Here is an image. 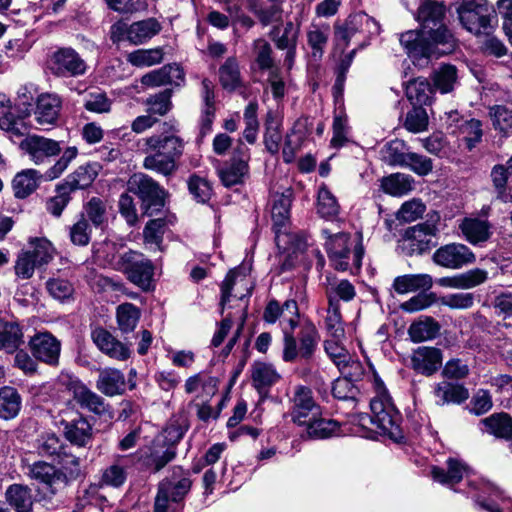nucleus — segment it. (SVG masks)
Wrapping results in <instances>:
<instances>
[{
    "label": "nucleus",
    "instance_id": "1",
    "mask_svg": "<svg viewBox=\"0 0 512 512\" xmlns=\"http://www.w3.org/2000/svg\"><path fill=\"white\" fill-rule=\"evenodd\" d=\"M445 6L436 0H423L418 8L420 31L409 30L400 36V43L409 57L438 58L449 54L456 47L454 35L443 24Z\"/></svg>",
    "mask_w": 512,
    "mask_h": 512
},
{
    "label": "nucleus",
    "instance_id": "2",
    "mask_svg": "<svg viewBox=\"0 0 512 512\" xmlns=\"http://www.w3.org/2000/svg\"><path fill=\"white\" fill-rule=\"evenodd\" d=\"M177 124L166 121L162 124L161 132L143 138L139 142L140 149L146 153L143 167L163 176L174 174L178 168L177 160L182 156L185 143L180 138Z\"/></svg>",
    "mask_w": 512,
    "mask_h": 512
},
{
    "label": "nucleus",
    "instance_id": "3",
    "mask_svg": "<svg viewBox=\"0 0 512 512\" xmlns=\"http://www.w3.org/2000/svg\"><path fill=\"white\" fill-rule=\"evenodd\" d=\"M372 385L376 395L370 401L371 415L361 414L360 424L366 427L370 423L381 434L393 440L403 438L400 428L401 416L394 407L383 381L375 373L372 375Z\"/></svg>",
    "mask_w": 512,
    "mask_h": 512
},
{
    "label": "nucleus",
    "instance_id": "4",
    "mask_svg": "<svg viewBox=\"0 0 512 512\" xmlns=\"http://www.w3.org/2000/svg\"><path fill=\"white\" fill-rule=\"evenodd\" d=\"M186 432L178 421H171L150 444L139 450V459L150 471L157 473L176 457V446Z\"/></svg>",
    "mask_w": 512,
    "mask_h": 512
},
{
    "label": "nucleus",
    "instance_id": "5",
    "mask_svg": "<svg viewBox=\"0 0 512 512\" xmlns=\"http://www.w3.org/2000/svg\"><path fill=\"white\" fill-rule=\"evenodd\" d=\"M326 236V250L329 259L336 270L347 271L359 269L361 266L364 249L361 243V235L352 238L347 233L328 234Z\"/></svg>",
    "mask_w": 512,
    "mask_h": 512
},
{
    "label": "nucleus",
    "instance_id": "6",
    "mask_svg": "<svg viewBox=\"0 0 512 512\" xmlns=\"http://www.w3.org/2000/svg\"><path fill=\"white\" fill-rule=\"evenodd\" d=\"M77 155L78 149L71 146L63 151L62 156L44 174H40L35 169H26L17 173L12 181L15 197L19 199L28 197L37 189L41 179L52 181L60 177Z\"/></svg>",
    "mask_w": 512,
    "mask_h": 512
},
{
    "label": "nucleus",
    "instance_id": "7",
    "mask_svg": "<svg viewBox=\"0 0 512 512\" xmlns=\"http://www.w3.org/2000/svg\"><path fill=\"white\" fill-rule=\"evenodd\" d=\"M456 12L462 26L474 35L489 34L495 11L487 0H458Z\"/></svg>",
    "mask_w": 512,
    "mask_h": 512
},
{
    "label": "nucleus",
    "instance_id": "8",
    "mask_svg": "<svg viewBox=\"0 0 512 512\" xmlns=\"http://www.w3.org/2000/svg\"><path fill=\"white\" fill-rule=\"evenodd\" d=\"M127 190L142 200L144 213L148 216H152L164 206V190L146 174H133L127 182Z\"/></svg>",
    "mask_w": 512,
    "mask_h": 512
},
{
    "label": "nucleus",
    "instance_id": "9",
    "mask_svg": "<svg viewBox=\"0 0 512 512\" xmlns=\"http://www.w3.org/2000/svg\"><path fill=\"white\" fill-rule=\"evenodd\" d=\"M117 266L142 290L149 291L153 288L154 267L142 254L134 251L125 252L119 257Z\"/></svg>",
    "mask_w": 512,
    "mask_h": 512
},
{
    "label": "nucleus",
    "instance_id": "10",
    "mask_svg": "<svg viewBox=\"0 0 512 512\" xmlns=\"http://www.w3.org/2000/svg\"><path fill=\"white\" fill-rule=\"evenodd\" d=\"M52 74L58 77H78L87 71V64L71 47H62L52 53L48 61Z\"/></svg>",
    "mask_w": 512,
    "mask_h": 512
},
{
    "label": "nucleus",
    "instance_id": "11",
    "mask_svg": "<svg viewBox=\"0 0 512 512\" xmlns=\"http://www.w3.org/2000/svg\"><path fill=\"white\" fill-rule=\"evenodd\" d=\"M61 382L65 388L72 393L74 400L82 407L97 415H104L108 412V405L105 400L89 389L77 377L63 375Z\"/></svg>",
    "mask_w": 512,
    "mask_h": 512
},
{
    "label": "nucleus",
    "instance_id": "12",
    "mask_svg": "<svg viewBox=\"0 0 512 512\" xmlns=\"http://www.w3.org/2000/svg\"><path fill=\"white\" fill-rule=\"evenodd\" d=\"M291 417L294 423L303 425L321 416V407L315 402L309 387L298 385L291 397Z\"/></svg>",
    "mask_w": 512,
    "mask_h": 512
},
{
    "label": "nucleus",
    "instance_id": "13",
    "mask_svg": "<svg viewBox=\"0 0 512 512\" xmlns=\"http://www.w3.org/2000/svg\"><path fill=\"white\" fill-rule=\"evenodd\" d=\"M28 347L36 360L53 367L59 365L61 341L52 333L37 332L29 339Z\"/></svg>",
    "mask_w": 512,
    "mask_h": 512
},
{
    "label": "nucleus",
    "instance_id": "14",
    "mask_svg": "<svg viewBox=\"0 0 512 512\" xmlns=\"http://www.w3.org/2000/svg\"><path fill=\"white\" fill-rule=\"evenodd\" d=\"M433 262L448 269H460L472 264L475 255L469 247L461 243H450L439 247L432 256Z\"/></svg>",
    "mask_w": 512,
    "mask_h": 512
},
{
    "label": "nucleus",
    "instance_id": "15",
    "mask_svg": "<svg viewBox=\"0 0 512 512\" xmlns=\"http://www.w3.org/2000/svg\"><path fill=\"white\" fill-rule=\"evenodd\" d=\"M249 148L242 143L235 149L231 160L219 169V177L226 187L240 184L249 172Z\"/></svg>",
    "mask_w": 512,
    "mask_h": 512
},
{
    "label": "nucleus",
    "instance_id": "16",
    "mask_svg": "<svg viewBox=\"0 0 512 512\" xmlns=\"http://www.w3.org/2000/svg\"><path fill=\"white\" fill-rule=\"evenodd\" d=\"M20 148L36 165L46 163L50 157L56 156L61 152L58 141L36 134L25 137L20 143Z\"/></svg>",
    "mask_w": 512,
    "mask_h": 512
},
{
    "label": "nucleus",
    "instance_id": "17",
    "mask_svg": "<svg viewBox=\"0 0 512 512\" xmlns=\"http://www.w3.org/2000/svg\"><path fill=\"white\" fill-rule=\"evenodd\" d=\"M34 120L43 130L54 127L59 119L62 108L61 98L52 93H43L36 98Z\"/></svg>",
    "mask_w": 512,
    "mask_h": 512
},
{
    "label": "nucleus",
    "instance_id": "18",
    "mask_svg": "<svg viewBox=\"0 0 512 512\" xmlns=\"http://www.w3.org/2000/svg\"><path fill=\"white\" fill-rule=\"evenodd\" d=\"M91 338L96 347L112 359L126 361L131 356L130 348L104 328L93 329Z\"/></svg>",
    "mask_w": 512,
    "mask_h": 512
},
{
    "label": "nucleus",
    "instance_id": "19",
    "mask_svg": "<svg viewBox=\"0 0 512 512\" xmlns=\"http://www.w3.org/2000/svg\"><path fill=\"white\" fill-rule=\"evenodd\" d=\"M442 352L435 347L422 346L413 351L411 367L418 373L431 376L441 367Z\"/></svg>",
    "mask_w": 512,
    "mask_h": 512
},
{
    "label": "nucleus",
    "instance_id": "20",
    "mask_svg": "<svg viewBox=\"0 0 512 512\" xmlns=\"http://www.w3.org/2000/svg\"><path fill=\"white\" fill-rule=\"evenodd\" d=\"M192 482L182 468L174 467L172 475L163 479L158 489L171 498V502L178 503L184 499L191 489Z\"/></svg>",
    "mask_w": 512,
    "mask_h": 512
},
{
    "label": "nucleus",
    "instance_id": "21",
    "mask_svg": "<svg viewBox=\"0 0 512 512\" xmlns=\"http://www.w3.org/2000/svg\"><path fill=\"white\" fill-rule=\"evenodd\" d=\"M184 81V72L177 64H168L153 70L141 78V83L148 87L166 84L180 85Z\"/></svg>",
    "mask_w": 512,
    "mask_h": 512
},
{
    "label": "nucleus",
    "instance_id": "22",
    "mask_svg": "<svg viewBox=\"0 0 512 512\" xmlns=\"http://www.w3.org/2000/svg\"><path fill=\"white\" fill-rule=\"evenodd\" d=\"M437 228L434 224L425 222L410 227L406 231V238L410 242L412 252L422 254L430 249L433 238L436 236Z\"/></svg>",
    "mask_w": 512,
    "mask_h": 512
},
{
    "label": "nucleus",
    "instance_id": "23",
    "mask_svg": "<svg viewBox=\"0 0 512 512\" xmlns=\"http://www.w3.org/2000/svg\"><path fill=\"white\" fill-rule=\"evenodd\" d=\"M96 388L109 397L122 395L126 389L125 376L123 372L115 368L100 369Z\"/></svg>",
    "mask_w": 512,
    "mask_h": 512
},
{
    "label": "nucleus",
    "instance_id": "24",
    "mask_svg": "<svg viewBox=\"0 0 512 512\" xmlns=\"http://www.w3.org/2000/svg\"><path fill=\"white\" fill-rule=\"evenodd\" d=\"M463 237L472 245H480L491 236V225L479 218H464L459 224Z\"/></svg>",
    "mask_w": 512,
    "mask_h": 512
},
{
    "label": "nucleus",
    "instance_id": "25",
    "mask_svg": "<svg viewBox=\"0 0 512 512\" xmlns=\"http://www.w3.org/2000/svg\"><path fill=\"white\" fill-rule=\"evenodd\" d=\"M272 198V220L274 226L277 227L276 240L279 241V231L289 220L292 190L290 188H285L281 193L275 191L272 194Z\"/></svg>",
    "mask_w": 512,
    "mask_h": 512
},
{
    "label": "nucleus",
    "instance_id": "26",
    "mask_svg": "<svg viewBox=\"0 0 512 512\" xmlns=\"http://www.w3.org/2000/svg\"><path fill=\"white\" fill-rule=\"evenodd\" d=\"M431 474L435 481L444 485L453 486L459 483L464 476L469 475V468L462 461L456 458H449L447 460V471L434 466L431 469Z\"/></svg>",
    "mask_w": 512,
    "mask_h": 512
},
{
    "label": "nucleus",
    "instance_id": "27",
    "mask_svg": "<svg viewBox=\"0 0 512 512\" xmlns=\"http://www.w3.org/2000/svg\"><path fill=\"white\" fill-rule=\"evenodd\" d=\"M487 277V271L476 268L453 277H444L439 283L454 289H471L484 283Z\"/></svg>",
    "mask_w": 512,
    "mask_h": 512
},
{
    "label": "nucleus",
    "instance_id": "28",
    "mask_svg": "<svg viewBox=\"0 0 512 512\" xmlns=\"http://www.w3.org/2000/svg\"><path fill=\"white\" fill-rule=\"evenodd\" d=\"M251 377L253 386L259 393H263L280 379V374L272 364L255 362L252 365Z\"/></svg>",
    "mask_w": 512,
    "mask_h": 512
},
{
    "label": "nucleus",
    "instance_id": "29",
    "mask_svg": "<svg viewBox=\"0 0 512 512\" xmlns=\"http://www.w3.org/2000/svg\"><path fill=\"white\" fill-rule=\"evenodd\" d=\"M491 179L498 198L503 202H510L512 200V169H510V164L495 165L491 171Z\"/></svg>",
    "mask_w": 512,
    "mask_h": 512
},
{
    "label": "nucleus",
    "instance_id": "30",
    "mask_svg": "<svg viewBox=\"0 0 512 512\" xmlns=\"http://www.w3.org/2000/svg\"><path fill=\"white\" fill-rule=\"evenodd\" d=\"M97 174L96 165L86 164L79 166L73 173L66 177L65 181L61 184V188L68 189L71 192L77 189H85L93 183Z\"/></svg>",
    "mask_w": 512,
    "mask_h": 512
},
{
    "label": "nucleus",
    "instance_id": "31",
    "mask_svg": "<svg viewBox=\"0 0 512 512\" xmlns=\"http://www.w3.org/2000/svg\"><path fill=\"white\" fill-rule=\"evenodd\" d=\"M432 277L428 274H407L398 276L393 281V289L398 294L428 290L432 287Z\"/></svg>",
    "mask_w": 512,
    "mask_h": 512
},
{
    "label": "nucleus",
    "instance_id": "32",
    "mask_svg": "<svg viewBox=\"0 0 512 512\" xmlns=\"http://www.w3.org/2000/svg\"><path fill=\"white\" fill-rule=\"evenodd\" d=\"M219 82L223 89L230 92L243 87V78L236 58L230 57L220 66Z\"/></svg>",
    "mask_w": 512,
    "mask_h": 512
},
{
    "label": "nucleus",
    "instance_id": "33",
    "mask_svg": "<svg viewBox=\"0 0 512 512\" xmlns=\"http://www.w3.org/2000/svg\"><path fill=\"white\" fill-rule=\"evenodd\" d=\"M363 19L366 20V13H355L350 15L344 24L337 26L335 30L337 45L345 48L349 45L353 37L357 34H362Z\"/></svg>",
    "mask_w": 512,
    "mask_h": 512
},
{
    "label": "nucleus",
    "instance_id": "34",
    "mask_svg": "<svg viewBox=\"0 0 512 512\" xmlns=\"http://www.w3.org/2000/svg\"><path fill=\"white\" fill-rule=\"evenodd\" d=\"M201 86V93L204 102L201 115V134L206 135L211 131V126L215 116V94L214 86L210 80L203 79Z\"/></svg>",
    "mask_w": 512,
    "mask_h": 512
},
{
    "label": "nucleus",
    "instance_id": "35",
    "mask_svg": "<svg viewBox=\"0 0 512 512\" xmlns=\"http://www.w3.org/2000/svg\"><path fill=\"white\" fill-rule=\"evenodd\" d=\"M22 407V398L15 388H0V418L11 420L18 416Z\"/></svg>",
    "mask_w": 512,
    "mask_h": 512
},
{
    "label": "nucleus",
    "instance_id": "36",
    "mask_svg": "<svg viewBox=\"0 0 512 512\" xmlns=\"http://www.w3.org/2000/svg\"><path fill=\"white\" fill-rule=\"evenodd\" d=\"M432 95L433 87L425 78H416L406 85V96L413 106L429 105Z\"/></svg>",
    "mask_w": 512,
    "mask_h": 512
},
{
    "label": "nucleus",
    "instance_id": "37",
    "mask_svg": "<svg viewBox=\"0 0 512 512\" xmlns=\"http://www.w3.org/2000/svg\"><path fill=\"white\" fill-rule=\"evenodd\" d=\"M434 396L437 404L444 405L464 402L469 394L463 386L444 381L435 386Z\"/></svg>",
    "mask_w": 512,
    "mask_h": 512
},
{
    "label": "nucleus",
    "instance_id": "38",
    "mask_svg": "<svg viewBox=\"0 0 512 512\" xmlns=\"http://www.w3.org/2000/svg\"><path fill=\"white\" fill-rule=\"evenodd\" d=\"M23 343V332L16 322L0 320V350L12 353Z\"/></svg>",
    "mask_w": 512,
    "mask_h": 512
},
{
    "label": "nucleus",
    "instance_id": "39",
    "mask_svg": "<svg viewBox=\"0 0 512 512\" xmlns=\"http://www.w3.org/2000/svg\"><path fill=\"white\" fill-rule=\"evenodd\" d=\"M483 430L498 438L512 437V418L506 413L493 414L482 420Z\"/></svg>",
    "mask_w": 512,
    "mask_h": 512
},
{
    "label": "nucleus",
    "instance_id": "40",
    "mask_svg": "<svg viewBox=\"0 0 512 512\" xmlns=\"http://www.w3.org/2000/svg\"><path fill=\"white\" fill-rule=\"evenodd\" d=\"M64 434L72 444L84 447L92 439V426L86 419L79 418L65 425Z\"/></svg>",
    "mask_w": 512,
    "mask_h": 512
},
{
    "label": "nucleus",
    "instance_id": "41",
    "mask_svg": "<svg viewBox=\"0 0 512 512\" xmlns=\"http://www.w3.org/2000/svg\"><path fill=\"white\" fill-rule=\"evenodd\" d=\"M325 294L328 300V303L340 304L339 300L344 302H349L354 299L356 296V290L354 285L346 280H329V283L326 287Z\"/></svg>",
    "mask_w": 512,
    "mask_h": 512
},
{
    "label": "nucleus",
    "instance_id": "42",
    "mask_svg": "<svg viewBox=\"0 0 512 512\" xmlns=\"http://www.w3.org/2000/svg\"><path fill=\"white\" fill-rule=\"evenodd\" d=\"M469 485L480 492L476 495L477 504L487 512H500L494 499L498 498L500 493L498 489L490 482L482 480L478 485L469 480Z\"/></svg>",
    "mask_w": 512,
    "mask_h": 512
},
{
    "label": "nucleus",
    "instance_id": "43",
    "mask_svg": "<svg viewBox=\"0 0 512 512\" xmlns=\"http://www.w3.org/2000/svg\"><path fill=\"white\" fill-rule=\"evenodd\" d=\"M433 87L442 94L450 93L458 84V74L455 66L441 65L432 76Z\"/></svg>",
    "mask_w": 512,
    "mask_h": 512
},
{
    "label": "nucleus",
    "instance_id": "44",
    "mask_svg": "<svg viewBox=\"0 0 512 512\" xmlns=\"http://www.w3.org/2000/svg\"><path fill=\"white\" fill-rule=\"evenodd\" d=\"M281 122L278 117L269 111L265 120L264 144L267 151L271 154L279 152L282 134L280 131Z\"/></svg>",
    "mask_w": 512,
    "mask_h": 512
},
{
    "label": "nucleus",
    "instance_id": "45",
    "mask_svg": "<svg viewBox=\"0 0 512 512\" xmlns=\"http://www.w3.org/2000/svg\"><path fill=\"white\" fill-rule=\"evenodd\" d=\"M161 27L157 20L149 18L130 25L129 42L138 45L152 38L160 31Z\"/></svg>",
    "mask_w": 512,
    "mask_h": 512
},
{
    "label": "nucleus",
    "instance_id": "46",
    "mask_svg": "<svg viewBox=\"0 0 512 512\" xmlns=\"http://www.w3.org/2000/svg\"><path fill=\"white\" fill-rule=\"evenodd\" d=\"M381 187L385 193L400 197L413 189V179L410 175L396 173L383 178Z\"/></svg>",
    "mask_w": 512,
    "mask_h": 512
},
{
    "label": "nucleus",
    "instance_id": "47",
    "mask_svg": "<svg viewBox=\"0 0 512 512\" xmlns=\"http://www.w3.org/2000/svg\"><path fill=\"white\" fill-rule=\"evenodd\" d=\"M438 332L439 325L431 317L413 322L408 329L411 340L416 343L431 340L437 336Z\"/></svg>",
    "mask_w": 512,
    "mask_h": 512
},
{
    "label": "nucleus",
    "instance_id": "48",
    "mask_svg": "<svg viewBox=\"0 0 512 512\" xmlns=\"http://www.w3.org/2000/svg\"><path fill=\"white\" fill-rule=\"evenodd\" d=\"M307 428V434L311 438L325 439L338 434L339 424L335 420L315 417L313 420L304 424Z\"/></svg>",
    "mask_w": 512,
    "mask_h": 512
},
{
    "label": "nucleus",
    "instance_id": "49",
    "mask_svg": "<svg viewBox=\"0 0 512 512\" xmlns=\"http://www.w3.org/2000/svg\"><path fill=\"white\" fill-rule=\"evenodd\" d=\"M298 338L300 342V357L309 359L316 350L319 341V334L316 327L311 323L304 324L300 328Z\"/></svg>",
    "mask_w": 512,
    "mask_h": 512
},
{
    "label": "nucleus",
    "instance_id": "50",
    "mask_svg": "<svg viewBox=\"0 0 512 512\" xmlns=\"http://www.w3.org/2000/svg\"><path fill=\"white\" fill-rule=\"evenodd\" d=\"M7 501L18 512H28L32 506V497L27 487L14 484L6 491Z\"/></svg>",
    "mask_w": 512,
    "mask_h": 512
},
{
    "label": "nucleus",
    "instance_id": "51",
    "mask_svg": "<svg viewBox=\"0 0 512 512\" xmlns=\"http://www.w3.org/2000/svg\"><path fill=\"white\" fill-rule=\"evenodd\" d=\"M33 250H27L33 260L40 266L49 264L55 255L53 244L45 238H35L30 241Z\"/></svg>",
    "mask_w": 512,
    "mask_h": 512
},
{
    "label": "nucleus",
    "instance_id": "52",
    "mask_svg": "<svg viewBox=\"0 0 512 512\" xmlns=\"http://www.w3.org/2000/svg\"><path fill=\"white\" fill-rule=\"evenodd\" d=\"M139 309L132 303H124L117 308V322L123 333L133 331L139 321Z\"/></svg>",
    "mask_w": 512,
    "mask_h": 512
},
{
    "label": "nucleus",
    "instance_id": "53",
    "mask_svg": "<svg viewBox=\"0 0 512 512\" xmlns=\"http://www.w3.org/2000/svg\"><path fill=\"white\" fill-rule=\"evenodd\" d=\"M163 60L161 48L138 49L127 56V61L136 67H149L159 64Z\"/></svg>",
    "mask_w": 512,
    "mask_h": 512
},
{
    "label": "nucleus",
    "instance_id": "54",
    "mask_svg": "<svg viewBox=\"0 0 512 512\" xmlns=\"http://www.w3.org/2000/svg\"><path fill=\"white\" fill-rule=\"evenodd\" d=\"M317 211L323 218L335 217L339 212V204L326 186H321L318 190Z\"/></svg>",
    "mask_w": 512,
    "mask_h": 512
},
{
    "label": "nucleus",
    "instance_id": "55",
    "mask_svg": "<svg viewBox=\"0 0 512 512\" xmlns=\"http://www.w3.org/2000/svg\"><path fill=\"white\" fill-rule=\"evenodd\" d=\"M489 114L496 130L504 135L512 132V109L504 105H494L490 108Z\"/></svg>",
    "mask_w": 512,
    "mask_h": 512
},
{
    "label": "nucleus",
    "instance_id": "56",
    "mask_svg": "<svg viewBox=\"0 0 512 512\" xmlns=\"http://www.w3.org/2000/svg\"><path fill=\"white\" fill-rule=\"evenodd\" d=\"M326 329L330 337L341 339L345 335L340 304L328 303L325 318Z\"/></svg>",
    "mask_w": 512,
    "mask_h": 512
},
{
    "label": "nucleus",
    "instance_id": "57",
    "mask_svg": "<svg viewBox=\"0 0 512 512\" xmlns=\"http://www.w3.org/2000/svg\"><path fill=\"white\" fill-rule=\"evenodd\" d=\"M258 104L255 101L250 102L244 110L245 129L243 136L250 144H254L257 139L259 122L257 119Z\"/></svg>",
    "mask_w": 512,
    "mask_h": 512
},
{
    "label": "nucleus",
    "instance_id": "58",
    "mask_svg": "<svg viewBox=\"0 0 512 512\" xmlns=\"http://www.w3.org/2000/svg\"><path fill=\"white\" fill-rule=\"evenodd\" d=\"M279 33L280 30L278 27H275L271 31L272 39L275 42L278 49L284 50L296 47L298 29L294 26L292 22H287L284 26L282 34L279 35Z\"/></svg>",
    "mask_w": 512,
    "mask_h": 512
},
{
    "label": "nucleus",
    "instance_id": "59",
    "mask_svg": "<svg viewBox=\"0 0 512 512\" xmlns=\"http://www.w3.org/2000/svg\"><path fill=\"white\" fill-rule=\"evenodd\" d=\"M324 349L327 356L335 364L337 368L349 362L352 356L350 352L341 343V339L333 338L327 339L324 342Z\"/></svg>",
    "mask_w": 512,
    "mask_h": 512
},
{
    "label": "nucleus",
    "instance_id": "60",
    "mask_svg": "<svg viewBox=\"0 0 512 512\" xmlns=\"http://www.w3.org/2000/svg\"><path fill=\"white\" fill-rule=\"evenodd\" d=\"M304 140L305 134L300 129L294 128L286 135L282 151L286 163H291L295 159L296 153L301 149Z\"/></svg>",
    "mask_w": 512,
    "mask_h": 512
},
{
    "label": "nucleus",
    "instance_id": "61",
    "mask_svg": "<svg viewBox=\"0 0 512 512\" xmlns=\"http://www.w3.org/2000/svg\"><path fill=\"white\" fill-rule=\"evenodd\" d=\"M405 128L413 133H419L427 129L428 127V115L422 106H413L408 111L405 121Z\"/></svg>",
    "mask_w": 512,
    "mask_h": 512
},
{
    "label": "nucleus",
    "instance_id": "62",
    "mask_svg": "<svg viewBox=\"0 0 512 512\" xmlns=\"http://www.w3.org/2000/svg\"><path fill=\"white\" fill-rule=\"evenodd\" d=\"M329 38V27H317L314 26L308 31L307 39L308 44L312 49L313 57L320 58L323 54L324 48Z\"/></svg>",
    "mask_w": 512,
    "mask_h": 512
},
{
    "label": "nucleus",
    "instance_id": "63",
    "mask_svg": "<svg viewBox=\"0 0 512 512\" xmlns=\"http://www.w3.org/2000/svg\"><path fill=\"white\" fill-rule=\"evenodd\" d=\"M166 228V220L163 218H156L150 220L144 230L143 237L146 244L155 245L156 248L160 249V245L163 240V235Z\"/></svg>",
    "mask_w": 512,
    "mask_h": 512
},
{
    "label": "nucleus",
    "instance_id": "64",
    "mask_svg": "<svg viewBox=\"0 0 512 512\" xmlns=\"http://www.w3.org/2000/svg\"><path fill=\"white\" fill-rule=\"evenodd\" d=\"M126 479V468L119 463H113L103 470L100 483L102 486L118 488L125 483Z\"/></svg>",
    "mask_w": 512,
    "mask_h": 512
}]
</instances>
